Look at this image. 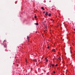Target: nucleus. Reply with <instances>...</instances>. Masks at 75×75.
I'll return each instance as SVG.
<instances>
[{"label":"nucleus","mask_w":75,"mask_h":75,"mask_svg":"<svg viewBox=\"0 0 75 75\" xmlns=\"http://www.w3.org/2000/svg\"><path fill=\"white\" fill-rule=\"evenodd\" d=\"M43 12V13H45V11H44V12Z\"/></svg>","instance_id":"dca6fc26"},{"label":"nucleus","mask_w":75,"mask_h":75,"mask_svg":"<svg viewBox=\"0 0 75 75\" xmlns=\"http://www.w3.org/2000/svg\"><path fill=\"white\" fill-rule=\"evenodd\" d=\"M52 67H54V66H55V65L54 64H52Z\"/></svg>","instance_id":"1a4fd4ad"},{"label":"nucleus","mask_w":75,"mask_h":75,"mask_svg":"<svg viewBox=\"0 0 75 75\" xmlns=\"http://www.w3.org/2000/svg\"><path fill=\"white\" fill-rule=\"evenodd\" d=\"M6 42V40H4V42H3V44H4V42Z\"/></svg>","instance_id":"423d86ee"},{"label":"nucleus","mask_w":75,"mask_h":75,"mask_svg":"<svg viewBox=\"0 0 75 75\" xmlns=\"http://www.w3.org/2000/svg\"><path fill=\"white\" fill-rule=\"evenodd\" d=\"M46 61L47 62H48V59H47L46 60Z\"/></svg>","instance_id":"9d476101"},{"label":"nucleus","mask_w":75,"mask_h":75,"mask_svg":"<svg viewBox=\"0 0 75 75\" xmlns=\"http://www.w3.org/2000/svg\"><path fill=\"white\" fill-rule=\"evenodd\" d=\"M51 14L50 13H49L48 14V16L49 17H50V16H51Z\"/></svg>","instance_id":"39448f33"},{"label":"nucleus","mask_w":75,"mask_h":75,"mask_svg":"<svg viewBox=\"0 0 75 75\" xmlns=\"http://www.w3.org/2000/svg\"><path fill=\"white\" fill-rule=\"evenodd\" d=\"M52 51L53 52H55V49H53L52 50Z\"/></svg>","instance_id":"7ed1b4c3"},{"label":"nucleus","mask_w":75,"mask_h":75,"mask_svg":"<svg viewBox=\"0 0 75 75\" xmlns=\"http://www.w3.org/2000/svg\"><path fill=\"white\" fill-rule=\"evenodd\" d=\"M57 66H58V64H56L55 65V67H57Z\"/></svg>","instance_id":"f8f14e48"},{"label":"nucleus","mask_w":75,"mask_h":75,"mask_svg":"<svg viewBox=\"0 0 75 75\" xmlns=\"http://www.w3.org/2000/svg\"><path fill=\"white\" fill-rule=\"evenodd\" d=\"M58 59H59L60 60V59H61V57H59V58H58Z\"/></svg>","instance_id":"0eeeda50"},{"label":"nucleus","mask_w":75,"mask_h":75,"mask_svg":"<svg viewBox=\"0 0 75 75\" xmlns=\"http://www.w3.org/2000/svg\"><path fill=\"white\" fill-rule=\"evenodd\" d=\"M53 72L54 73V74H55V72L54 71H53Z\"/></svg>","instance_id":"2eb2a0df"},{"label":"nucleus","mask_w":75,"mask_h":75,"mask_svg":"<svg viewBox=\"0 0 75 75\" xmlns=\"http://www.w3.org/2000/svg\"><path fill=\"white\" fill-rule=\"evenodd\" d=\"M33 61H36V60H35Z\"/></svg>","instance_id":"4468645a"},{"label":"nucleus","mask_w":75,"mask_h":75,"mask_svg":"<svg viewBox=\"0 0 75 75\" xmlns=\"http://www.w3.org/2000/svg\"><path fill=\"white\" fill-rule=\"evenodd\" d=\"M74 31H75V29H74Z\"/></svg>","instance_id":"4be33fe9"},{"label":"nucleus","mask_w":75,"mask_h":75,"mask_svg":"<svg viewBox=\"0 0 75 75\" xmlns=\"http://www.w3.org/2000/svg\"><path fill=\"white\" fill-rule=\"evenodd\" d=\"M47 48H48V49L49 48V47H47Z\"/></svg>","instance_id":"a211bd4d"},{"label":"nucleus","mask_w":75,"mask_h":75,"mask_svg":"<svg viewBox=\"0 0 75 75\" xmlns=\"http://www.w3.org/2000/svg\"><path fill=\"white\" fill-rule=\"evenodd\" d=\"M5 47H7V46H6Z\"/></svg>","instance_id":"412c9836"},{"label":"nucleus","mask_w":75,"mask_h":75,"mask_svg":"<svg viewBox=\"0 0 75 75\" xmlns=\"http://www.w3.org/2000/svg\"><path fill=\"white\" fill-rule=\"evenodd\" d=\"M36 24L37 25H38V23H36Z\"/></svg>","instance_id":"6e6552de"},{"label":"nucleus","mask_w":75,"mask_h":75,"mask_svg":"<svg viewBox=\"0 0 75 75\" xmlns=\"http://www.w3.org/2000/svg\"><path fill=\"white\" fill-rule=\"evenodd\" d=\"M34 17H35V18H37V16H35Z\"/></svg>","instance_id":"9b49d317"},{"label":"nucleus","mask_w":75,"mask_h":75,"mask_svg":"<svg viewBox=\"0 0 75 75\" xmlns=\"http://www.w3.org/2000/svg\"><path fill=\"white\" fill-rule=\"evenodd\" d=\"M29 38H30V37H29L28 36H27V39L28 40V39H29Z\"/></svg>","instance_id":"f03ea898"},{"label":"nucleus","mask_w":75,"mask_h":75,"mask_svg":"<svg viewBox=\"0 0 75 75\" xmlns=\"http://www.w3.org/2000/svg\"><path fill=\"white\" fill-rule=\"evenodd\" d=\"M41 9H43L44 10H45V9H44V8L43 7H42Z\"/></svg>","instance_id":"20e7f679"},{"label":"nucleus","mask_w":75,"mask_h":75,"mask_svg":"<svg viewBox=\"0 0 75 75\" xmlns=\"http://www.w3.org/2000/svg\"><path fill=\"white\" fill-rule=\"evenodd\" d=\"M45 59H47V58H45Z\"/></svg>","instance_id":"aec40b11"},{"label":"nucleus","mask_w":75,"mask_h":75,"mask_svg":"<svg viewBox=\"0 0 75 75\" xmlns=\"http://www.w3.org/2000/svg\"><path fill=\"white\" fill-rule=\"evenodd\" d=\"M55 59H56V60H57V58H55Z\"/></svg>","instance_id":"6ab92c4d"},{"label":"nucleus","mask_w":75,"mask_h":75,"mask_svg":"<svg viewBox=\"0 0 75 75\" xmlns=\"http://www.w3.org/2000/svg\"><path fill=\"white\" fill-rule=\"evenodd\" d=\"M45 28H46V29H47V26H46L45 27Z\"/></svg>","instance_id":"ddd939ff"},{"label":"nucleus","mask_w":75,"mask_h":75,"mask_svg":"<svg viewBox=\"0 0 75 75\" xmlns=\"http://www.w3.org/2000/svg\"><path fill=\"white\" fill-rule=\"evenodd\" d=\"M45 23H46V21H45Z\"/></svg>","instance_id":"f3484780"},{"label":"nucleus","mask_w":75,"mask_h":75,"mask_svg":"<svg viewBox=\"0 0 75 75\" xmlns=\"http://www.w3.org/2000/svg\"><path fill=\"white\" fill-rule=\"evenodd\" d=\"M48 12H46V13L45 14V15L46 16H48Z\"/></svg>","instance_id":"f257e3e1"}]
</instances>
